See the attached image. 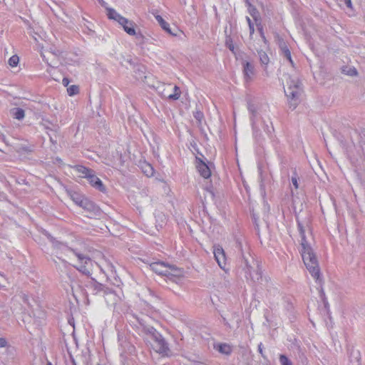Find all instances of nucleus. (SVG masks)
Returning <instances> with one entry per match:
<instances>
[{
  "mask_svg": "<svg viewBox=\"0 0 365 365\" xmlns=\"http://www.w3.org/2000/svg\"><path fill=\"white\" fill-rule=\"evenodd\" d=\"M298 230L301 238V255L303 262L312 276L316 280H319L320 269L317 258L312 247L314 238L308 222H298Z\"/></svg>",
  "mask_w": 365,
  "mask_h": 365,
  "instance_id": "nucleus-1",
  "label": "nucleus"
},
{
  "mask_svg": "<svg viewBox=\"0 0 365 365\" xmlns=\"http://www.w3.org/2000/svg\"><path fill=\"white\" fill-rule=\"evenodd\" d=\"M53 244L54 247V252L53 253V255H54L58 259L63 260L62 259L63 256L61 255V253L59 252L60 250H62V252L65 254L66 256L68 255V252H73L77 258V262L76 264H73V266L84 274H90L91 267L93 266V262L90 257H88V256L81 252H77L73 250H71L67 246L57 241L53 242Z\"/></svg>",
  "mask_w": 365,
  "mask_h": 365,
  "instance_id": "nucleus-2",
  "label": "nucleus"
},
{
  "mask_svg": "<svg viewBox=\"0 0 365 365\" xmlns=\"http://www.w3.org/2000/svg\"><path fill=\"white\" fill-rule=\"evenodd\" d=\"M151 269L156 274L165 277L172 282H178L183 276L182 269L173 264L163 262H155L150 264Z\"/></svg>",
  "mask_w": 365,
  "mask_h": 365,
  "instance_id": "nucleus-3",
  "label": "nucleus"
},
{
  "mask_svg": "<svg viewBox=\"0 0 365 365\" xmlns=\"http://www.w3.org/2000/svg\"><path fill=\"white\" fill-rule=\"evenodd\" d=\"M284 89L289 106L294 109L299 103V96L302 93L300 81L296 76H288Z\"/></svg>",
  "mask_w": 365,
  "mask_h": 365,
  "instance_id": "nucleus-4",
  "label": "nucleus"
},
{
  "mask_svg": "<svg viewBox=\"0 0 365 365\" xmlns=\"http://www.w3.org/2000/svg\"><path fill=\"white\" fill-rule=\"evenodd\" d=\"M237 247L242 251L244 269L247 276L254 282L259 281L262 276L258 262L250 254L248 253L247 255L244 254L241 242L237 243Z\"/></svg>",
  "mask_w": 365,
  "mask_h": 365,
  "instance_id": "nucleus-5",
  "label": "nucleus"
},
{
  "mask_svg": "<svg viewBox=\"0 0 365 365\" xmlns=\"http://www.w3.org/2000/svg\"><path fill=\"white\" fill-rule=\"evenodd\" d=\"M148 333L151 334L153 342L152 344L153 349L163 356H168L170 354V349L165 339L158 333L153 327L147 329Z\"/></svg>",
  "mask_w": 365,
  "mask_h": 365,
  "instance_id": "nucleus-6",
  "label": "nucleus"
},
{
  "mask_svg": "<svg viewBox=\"0 0 365 365\" xmlns=\"http://www.w3.org/2000/svg\"><path fill=\"white\" fill-rule=\"evenodd\" d=\"M258 29L261 34V37H262L261 41L263 44L260 46V48H257L256 50H257V54L259 56V58L261 64L262 66H267L269 62V56L266 52V51L268 49L267 41L264 35L262 28L259 27Z\"/></svg>",
  "mask_w": 365,
  "mask_h": 365,
  "instance_id": "nucleus-7",
  "label": "nucleus"
},
{
  "mask_svg": "<svg viewBox=\"0 0 365 365\" xmlns=\"http://www.w3.org/2000/svg\"><path fill=\"white\" fill-rule=\"evenodd\" d=\"M213 254L220 267L222 269H225L227 259L225 252L222 247L220 245H215L213 247Z\"/></svg>",
  "mask_w": 365,
  "mask_h": 365,
  "instance_id": "nucleus-8",
  "label": "nucleus"
},
{
  "mask_svg": "<svg viewBox=\"0 0 365 365\" xmlns=\"http://www.w3.org/2000/svg\"><path fill=\"white\" fill-rule=\"evenodd\" d=\"M43 60L51 67H57L60 62V53L46 51L41 54Z\"/></svg>",
  "mask_w": 365,
  "mask_h": 365,
  "instance_id": "nucleus-9",
  "label": "nucleus"
},
{
  "mask_svg": "<svg viewBox=\"0 0 365 365\" xmlns=\"http://www.w3.org/2000/svg\"><path fill=\"white\" fill-rule=\"evenodd\" d=\"M196 168L202 177L208 178L211 175V170L208 165L200 158H196Z\"/></svg>",
  "mask_w": 365,
  "mask_h": 365,
  "instance_id": "nucleus-10",
  "label": "nucleus"
},
{
  "mask_svg": "<svg viewBox=\"0 0 365 365\" xmlns=\"http://www.w3.org/2000/svg\"><path fill=\"white\" fill-rule=\"evenodd\" d=\"M89 183L96 189L104 192L106 190L105 186L102 181L95 175V172L91 170L90 175L87 178Z\"/></svg>",
  "mask_w": 365,
  "mask_h": 365,
  "instance_id": "nucleus-11",
  "label": "nucleus"
},
{
  "mask_svg": "<svg viewBox=\"0 0 365 365\" xmlns=\"http://www.w3.org/2000/svg\"><path fill=\"white\" fill-rule=\"evenodd\" d=\"M107 16L110 19H113L118 23H126V18L120 15L115 10L113 9L108 8L107 9Z\"/></svg>",
  "mask_w": 365,
  "mask_h": 365,
  "instance_id": "nucleus-12",
  "label": "nucleus"
},
{
  "mask_svg": "<svg viewBox=\"0 0 365 365\" xmlns=\"http://www.w3.org/2000/svg\"><path fill=\"white\" fill-rule=\"evenodd\" d=\"M243 72L246 80H250L254 75V66L246 61L242 62Z\"/></svg>",
  "mask_w": 365,
  "mask_h": 365,
  "instance_id": "nucleus-13",
  "label": "nucleus"
},
{
  "mask_svg": "<svg viewBox=\"0 0 365 365\" xmlns=\"http://www.w3.org/2000/svg\"><path fill=\"white\" fill-rule=\"evenodd\" d=\"M75 173L80 178H87L92 170L83 165H76L73 168Z\"/></svg>",
  "mask_w": 365,
  "mask_h": 365,
  "instance_id": "nucleus-14",
  "label": "nucleus"
},
{
  "mask_svg": "<svg viewBox=\"0 0 365 365\" xmlns=\"http://www.w3.org/2000/svg\"><path fill=\"white\" fill-rule=\"evenodd\" d=\"M126 23H119L120 25H121L124 29V31L129 34L130 36H135L136 35V32L134 28V23L129 21L126 19Z\"/></svg>",
  "mask_w": 365,
  "mask_h": 365,
  "instance_id": "nucleus-15",
  "label": "nucleus"
},
{
  "mask_svg": "<svg viewBox=\"0 0 365 365\" xmlns=\"http://www.w3.org/2000/svg\"><path fill=\"white\" fill-rule=\"evenodd\" d=\"M279 47L284 57L287 59V61L290 63V64L292 66H294V62L292 59L291 52L288 48L287 46L286 45V43L284 41H280Z\"/></svg>",
  "mask_w": 365,
  "mask_h": 365,
  "instance_id": "nucleus-16",
  "label": "nucleus"
},
{
  "mask_svg": "<svg viewBox=\"0 0 365 365\" xmlns=\"http://www.w3.org/2000/svg\"><path fill=\"white\" fill-rule=\"evenodd\" d=\"M78 206L89 212H95L96 210L95 204L86 197L83 199L82 202Z\"/></svg>",
  "mask_w": 365,
  "mask_h": 365,
  "instance_id": "nucleus-17",
  "label": "nucleus"
},
{
  "mask_svg": "<svg viewBox=\"0 0 365 365\" xmlns=\"http://www.w3.org/2000/svg\"><path fill=\"white\" fill-rule=\"evenodd\" d=\"M11 115L17 120H22L24 116V110L20 108H14L10 110Z\"/></svg>",
  "mask_w": 365,
  "mask_h": 365,
  "instance_id": "nucleus-18",
  "label": "nucleus"
},
{
  "mask_svg": "<svg viewBox=\"0 0 365 365\" xmlns=\"http://www.w3.org/2000/svg\"><path fill=\"white\" fill-rule=\"evenodd\" d=\"M155 19L165 31H166L169 34H173L169 28V24L163 19L162 16H160V15H157L155 16Z\"/></svg>",
  "mask_w": 365,
  "mask_h": 365,
  "instance_id": "nucleus-19",
  "label": "nucleus"
},
{
  "mask_svg": "<svg viewBox=\"0 0 365 365\" xmlns=\"http://www.w3.org/2000/svg\"><path fill=\"white\" fill-rule=\"evenodd\" d=\"M217 350L224 354L229 355L232 352V347L227 344H221L218 345Z\"/></svg>",
  "mask_w": 365,
  "mask_h": 365,
  "instance_id": "nucleus-20",
  "label": "nucleus"
},
{
  "mask_svg": "<svg viewBox=\"0 0 365 365\" xmlns=\"http://www.w3.org/2000/svg\"><path fill=\"white\" fill-rule=\"evenodd\" d=\"M341 71L343 73L350 76H354L357 75V71L353 66H344L341 68Z\"/></svg>",
  "mask_w": 365,
  "mask_h": 365,
  "instance_id": "nucleus-21",
  "label": "nucleus"
},
{
  "mask_svg": "<svg viewBox=\"0 0 365 365\" xmlns=\"http://www.w3.org/2000/svg\"><path fill=\"white\" fill-rule=\"evenodd\" d=\"M225 45L235 56H237V51L233 43L232 38L230 36H227L225 40ZM236 57L237 58V56Z\"/></svg>",
  "mask_w": 365,
  "mask_h": 365,
  "instance_id": "nucleus-22",
  "label": "nucleus"
},
{
  "mask_svg": "<svg viewBox=\"0 0 365 365\" xmlns=\"http://www.w3.org/2000/svg\"><path fill=\"white\" fill-rule=\"evenodd\" d=\"M70 197L71 198V200L77 205H79L80 203L82 202V200L85 197L84 196L78 194V193H76V192H73V193H71L70 194Z\"/></svg>",
  "mask_w": 365,
  "mask_h": 365,
  "instance_id": "nucleus-23",
  "label": "nucleus"
},
{
  "mask_svg": "<svg viewBox=\"0 0 365 365\" xmlns=\"http://www.w3.org/2000/svg\"><path fill=\"white\" fill-rule=\"evenodd\" d=\"M173 89L175 91V93L173 94H169L167 96V97L169 98V99H173V100H177L180 98V92L179 91V88L176 86H175L173 87Z\"/></svg>",
  "mask_w": 365,
  "mask_h": 365,
  "instance_id": "nucleus-24",
  "label": "nucleus"
},
{
  "mask_svg": "<svg viewBox=\"0 0 365 365\" xmlns=\"http://www.w3.org/2000/svg\"><path fill=\"white\" fill-rule=\"evenodd\" d=\"M79 88L78 86L72 85L67 88V92L69 96H73L78 93Z\"/></svg>",
  "mask_w": 365,
  "mask_h": 365,
  "instance_id": "nucleus-25",
  "label": "nucleus"
},
{
  "mask_svg": "<svg viewBox=\"0 0 365 365\" xmlns=\"http://www.w3.org/2000/svg\"><path fill=\"white\" fill-rule=\"evenodd\" d=\"M19 62V58L18 56L16 55H14L12 56L9 59V64L10 66L11 67H15L18 65Z\"/></svg>",
  "mask_w": 365,
  "mask_h": 365,
  "instance_id": "nucleus-26",
  "label": "nucleus"
},
{
  "mask_svg": "<svg viewBox=\"0 0 365 365\" xmlns=\"http://www.w3.org/2000/svg\"><path fill=\"white\" fill-rule=\"evenodd\" d=\"M248 110L252 113V117L251 118V120L253 119L254 117L256 116L257 113V106L253 103H249L248 104Z\"/></svg>",
  "mask_w": 365,
  "mask_h": 365,
  "instance_id": "nucleus-27",
  "label": "nucleus"
},
{
  "mask_svg": "<svg viewBox=\"0 0 365 365\" xmlns=\"http://www.w3.org/2000/svg\"><path fill=\"white\" fill-rule=\"evenodd\" d=\"M252 129H253V135L256 139H258L261 135V133L256 128L254 119H252Z\"/></svg>",
  "mask_w": 365,
  "mask_h": 365,
  "instance_id": "nucleus-28",
  "label": "nucleus"
},
{
  "mask_svg": "<svg viewBox=\"0 0 365 365\" xmlns=\"http://www.w3.org/2000/svg\"><path fill=\"white\" fill-rule=\"evenodd\" d=\"M279 361L282 365H292L290 360L284 355L279 356Z\"/></svg>",
  "mask_w": 365,
  "mask_h": 365,
  "instance_id": "nucleus-29",
  "label": "nucleus"
},
{
  "mask_svg": "<svg viewBox=\"0 0 365 365\" xmlns=\"http://www.w3.org/2000/svg\"><path fill=\"white\" fill-rule=\"evenodd\" d=\"M194 117L198 120V122H201L202 120L203 119V113L199 110H197L196 112H195L194 113Z\"/></svg>",
  "mask_w": 365,
  "mask_h": 365,
  "instance_id": "nucleus-30",
  "label": "nucleus"
},
{
  "mask_svg": "<svg viewBox=\"0 0 365 365\" xmlns=\"http://www.w3.org/2000/svg\"><path fill=\"white\" fill-rule=\"evenodd\" d=\"M144 173L147 176L153 175V168L150 165H146L145 168Z\"/></svg>",
  "mask_w": 365,
  "mask_h": 365,
  "instance_id": "nucleus-31",
  "label": "nucleus"
},
{
  "mask_svg": "<svg viewBox=\"0 0 365 365\" xmlns=\"http://www.w3.org/2000/svg\"><path fill=\"white\" fill-rule=\"evenodd\" d=\"M250 14L252 16V17L254 18V19L255 21H257V17H258V12L257 11V9L255 8H254V7L251 8L250 9Z\"/></svg>",
  "mask_w": 365,
  "mask_h": 365,
  "instance_id": "nucleus-32",
  "label": "nucleus"
},
{
  "mask_svg": "<svg viewBox=\"0 0 365 365\" xmlns=\"http://www.w3.org/2000/svg\"><path fill=\"white\" fill-rule=\"evenodd\" d=\"M292 182L296 189L299 187L297 176L292 177Z\"/></svg>",
  "mask_w": 365,
  "mask_h": 365,
  "instance_id": "nucleus-33",
  "label": "nucleus"
},
{
  "mask_svg": "<svg viewBox=\"0 0 365 365\" xmlns=\"http://www.w3.org/2000/svg\"><path fill=\"white\" fill-rule=\"evenodd\" d=\"M6 345V341L3 338H0V348L4 347Z\"/></svg>",
  "mask_w": 365,
  "mask_h": 365,
  "instance_id": "nucleus-34",
  "label": "nucleus"
},
{
  "mask_svg": "<svg viewBox=\"0 0 365 365\" xmlns=\"http://www.w3.org/2000/svg\"><path fill=\"white\" fill-rule=\"evenodd\" d=\"M249 28H250V36H252V34H254L255 32V28H254V25L253 24H250L249 26Z\"/></svg>",
  "mask_w": 365,
  "mask_h": 365,
  "instance_id": "nucleus-35",
  "label": "nucleus"
},
{
  "mask_svg": "<svg viewBox=\"0 0 365 365\" xmlns=\"http://www.w3.org/2000/svg\"><path fill=\"white\" fill-rule=\"evenodd\" d=\"M62 83L64 86H68L69 84V80L67 78H63L62 80Z\"/></svg>",
  "mask_w": 365,
  "mask_h": 365,
  "instance_id": "nucleus-36",
  "label": "nucleus"
},
{
  "mask_svg": "<svg viewBox=\"0 0 365 365\" xmlns=\"http://www.w3.org/2000/svg\"><path fill=\"white\" fill-rule=\"evenodd\" d=\"M345 4L347 6V7L349 8H351V0H344Z\"/></svg>",
  "mask_w": 365,
  "mask_h": 365,
  "instance_id": "nucleus-37",
  "label": "nucleus"
},
{
  "mask_svg": "<svg viewBox=\"0 0 365 365\" xmlns=\"http://www.w3.org/2000/svg\"><path fill=\"white\" fill-rule=\"evenodd\" d=\"M262 344H259V346H258V349H259V351L261 354H262Z\"/></svg>",
  "mask_w": 365,
  "mask_h": 365,
  "instance_id": "nucleus-38",
  "label": "nucleus"
},
{
  "mask_svg": "<svg viewBox=\"0 0 365 365\" xmlns=\"http://www.w3.org/2000/svg\"><path fill=\"white\" fill-rule=\"evenodd\" d=\"M247 21V23H248V25L250 26V24H253L250 19V17L247 16L246 18Z\"/></svg>",
  "mask_w": 365,
  "mask_h": 365,
  "instance_id": "nucleus-39",
  "label": "nucleus"
},
{
  "mask_svg": "<svg viewBox=\"0 0 365 365\" xmlns=\"http://www.w3.org/2000/svg\"><path fill=\"white\" fill-rule=\"evenodd\" d=\"M247 21V23H248V25L250 26V24H253L250 19V17L247 16L246 18Z\"/></svg>",
  "mask_w": 365,
  "mask_h": 365,
  "instance_id": "nucleus-40",
  "label": "nucleus"
},
{
  "mask_svg": "<svg viewBox=\"0 0 365 365\" xmlns=\"http://www.w3.org/2000/svg\"><path fill=\"white\" fill-rule=\"evenodd\" d=\"M98 1L102 6H105L106 2L103 0H98Z\"/></svg>",
  "mask_w": 365,
  "mask_h": 365,
  "instance_id": "nucleus-41",
  "label": "nucleus"
},
{
  "mask_svg": "<svg viewBox=\"0 0 365 365\" xmlns=\"http://www.w3.org/2000/svg\"><path fill=\"white\" fill-rule=\"evenodd\" d=\"M180 4H186V1L185 0H179Z\"/></svg>",
  "mask_w": 365,
  "mask_h": 365,
  "instance_id": "nucleus-42",
  "label": "nucleus"
},
{
  "mask_svg": "<svg viewBox=\"0 0 365 365\" xmlns=\"http://www.w3.org/2000/svg\"><path fill=\"white\" fill-rule=\"evenodd\" d=\"M5 286H6V285H5L4 283H2L1 282H0V287H5Z\"/></svg>",
  "mask_w": 365,
  "mask_h": 365,
  "instance_id": "nucleus-43",
  "label": "nucleus"
},
{
  "mask_svg": "<svg viewBox=\"0 0 365 365\" xmlns=\"http://www.w3.org/2000/svg\"><path fill=\"white\" fill-rule=\"evenodd\" d=\"M47 365H52L51 362H48Z\"/></svg>",
  "mask_w": 365,
  "mask_h": 365,
  "instance_id": "nucleus-44",
  "label": "nucleus"
},
{
  "mask_svg": "<svg viewBox=\"0 0 365 365\" xmlns=\"http://www.w3.org/2000/svg\"><path fill=\"white\" fill-rule=\"evenodd\" d=\"M168 88H171V86H170V85H168Z\"/></svg>",
  "mask_w": 365,
  "mask_h": 365,
  "instance_id": "nucleus-45",
  "label": "nucleus"
}]
</instances>
